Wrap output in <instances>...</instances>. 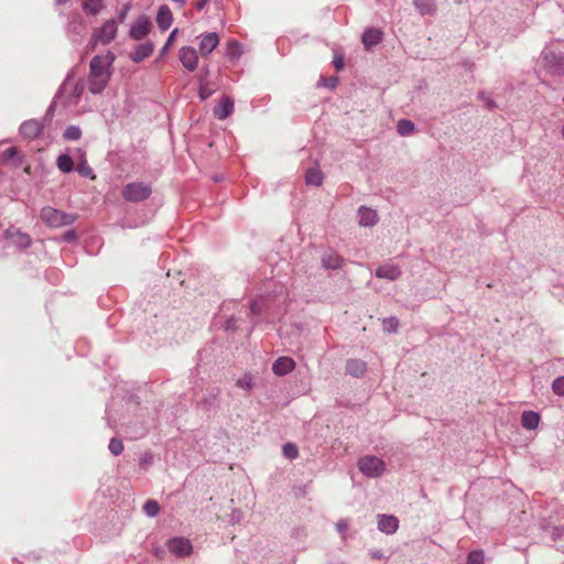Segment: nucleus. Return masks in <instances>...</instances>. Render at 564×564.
<instances>
[{
	"label": "nucleus",
	"mask_w": 564,
	"mask_h": 564,
	"mask_svg": "<svg viewBox=\"0 0 564 564\" xmlns=\"http://www.w3.org/2000/svg\"><path fill=\"white\" fill-rule=\"evenodd\" d=\"M176 34H177V29H174V30L170 33V35H169V37H167V41H166V43L164 44V46H163V48H162V51H161V54H165V53L167 52L169 47H170V46L173 44V42L175 41V36H176Z\"/></svg>",
	"instance_id": "41"
},
{
	"label": "nucleus",
	"mask_w": 564,
	"mask_h": 564,
	"mask_svg": "<svg viewBox=\"0 0 564 564\" xmlns=\"http://www.w3.org/2000/svg\"><path fill=\"white\" fill-rule=\"evenodd\" d=\"M178 58L188 72H194L198 66V53L193 46H182L178 51Z\"/></svg>",
	"instance_id": "8"
},
{
	"label": "nucleus",
	"mask_w": 564,
	"mask_h": 564,
	"mask_svg": "<svg viewBox=\"0 0 564 564\" xmlns=\"http://www.w3.org/2000/svg\"><path fill=\"white\" fill-rule=\"evenodd\" d=\"M359 470L367 477L376 478L380 477L386 470L384 462L372 455H367L358 460Z\"/></svg>",
	"instance_id": "6"
},
{
	"label": "nucleus",
	"mask_w": 564,
	"mask_h": 564,
	"mask_svg": "<svg viewBox=\"0 0 564 564\" xmlns=\"http://www.w3.org/2000/svg\"><path fill=\"white\" fill-rule=\"evenodd\" d=\"M552 390L556 395L564 397V376L553 380Z\"/></svg>",
	"instance_id": "38"
},
{
	"label": "nucleus",
	"mask_w": 564,
	"mask_h": 564,
	"mask_svg": "<svg viewBox=\"0 0 564 564\" xmlns=\"http://www.w3.org/2000/svg\"><path fill=\"white\" fill-rule=\"evenodd\" d=\"M236 386L245 391H250L254 383L252 377L249 373H246L243 377L237 379Z\"/></svg>",
	"instance_id": "31"
},
{
	"label": "nucleus",
	"mask_w": 564,
	"mask_h": 564,
	"mask_svg": "<svg viewBox=\"0 0 564 564\" xmlns=\"http://www.w3.org/2000/svg\"><path fill=\"white\" fill-rule=\"evenodd\" d=\"M40 216L47 226L54 228L72 225L77 219V215L67 214L51 206L43 207Z\"/></svg>",
	"instance_id": "4"
},
{
	"label": "nucleus",
	"mask_w": 564,
	"mask_h": 564,
	"mask_svg": "<svg viewBox=\"0 0 564 564\" xmlns=\"http://www.w3.org/2000/svg\"><path fill=\"white\" fill-rule=\"evenodd\" d=\"M249 310H250V313H251V314H254V315L260 314V312H261V306H260V304H259V301H258V300H253V301L250 303V307H249Z\"/></svg>",
	"instance_id": "44"
},
{
	"label": "nucleus",
	"mask_w": 564,
	"mask_h": 564,
	"mask_svg": "<svg viewBox=\"0 0 564 564\" xmlns=\"http://www.w3.org/2000/svg\"><path fill=\"white\" fill-rule=\"evenodd\" d=\"M116 55L108 52L105 55H95L89 63L88 89L91 94H100L108 85L112 75V65Z\"/></svg>",
	"instance_id": "1"
},
{
	"label": "nucleus",
	"mask_w": 564,
	"mask_h": 564,
	"mask_svg": "<svg viewBox=\"0 0 564 564\" xmlns=\"http://www.w3.org/2000/svg\"><path fill=\"white\" fill-rule=\"evenodd\" d=\"M399 327V321L395 317H388L382 321V328L386 333H395Z\"/></svg>",
	"instance_id": "34"
},
{
	"label": "nucleus",
	"mask_w": 564,
	"mask_h": 564,
	"mask_svg": "<svg viewBox=\"0 0 564 564\" xmlns=\"http://www.w3.org/2000/svg\"><path fill=\"white\" fill-rule=\"evenodd\" d=\"M562 135L564 138V126L562 127Z\"/></svg>",
	"instance_id": "56"
},
{
	"label": "nucleus",
	"mask_w": 564,
	"mask_h": 564,
	"mask_svg": "<svg viewBox=\"0 0 564 564\" xmlns=\"http://www.w3.org/2000/svg\"><path fill=\"white\" fill-rule=\"evenodd\" d=\"M57 167L64 172L69 173L74 169V162L73 159L67 154H62L57 158Z\"/></svg>",
	"instance_id": "30"
},
{
	"label": "nucleus",
	"mask_w": 564,
	"mask_h": 564,
	"mask_svg": "<svg viewBox=\"0 0 564 564\" xmlns=\"http://www.w3.org/2000/svg\"><path fill=\"white\" fill-rule=\"evenodd\" d=\"M367 370V364L357 358H351L346 361V371L349 376L361 378Z\"/></svg>",
	"instance_id": "17"
},
{
	"label": "nucleus",
	"mask_w": 564,
	"mask_h": 564,
	"mask_svg": "<svg viewBox=\"0 0 564 564\" xmlns=\"http://www.w3.org/2000/svg\"><path fill=\"white\" fill-rule=\"evenodd\" d=\"M485 556L482 551H473L468 554L466 564H484Z\"/></svg>",
	"instance_id": "37"
},
{
	"label": "nucleus",
	"mask_w": 564,
	"mask_h": 564,
	"mask_svg": "<svg viewBox=\"0 0 564 564\" xmlns=\"http://www.w3.org/2000/svg\"><path fill=\"white\" fill-rule=\"evenodd\" d=\"M86 29L85 21L79 15H74L67 23V33L69 35H80Z\"/></svg>",
	"instance_id": "25"
},
{
	"label": "nucleus",
	"mask_w": 564,
	"mask_h": 564,
	"mask_svg": "<svg viewBox=\"0 0 564 564\" xmlns=\"http://www.w3.org/2000/svg\"><path fill=\"white\" fill-rule=\"evenodd\" d=\"M118 33V22L115 19H109L105 21L101 26L94 29L89 45L91 50H95L99 44L108 45L110 44L117 36Z\"/></svg>",
	"instance_id": "2"
},
{
	"label": "nucleus",
	"mask_w": 564,
	"mask_h": 564,
	"mask_svg": "<svg viewBox=\"0 0 564 564\" xmlns=\"http://www.w3.org/2000/svg\"><path fill=\"white\" fill-rule=\"evenodd\" d=\"M84 91V86L80 82L74 80V73L69 72L63 82L56 98L62 99L65 97L64 106L76 104Z\"/></svg>",
	"instance_id": "3"
},
{
	"label": "nucleus",
	"mask_w": 564,
	"mask_h": 564,
	"mask_svg": "<svg viewBox=\"0 0 564 564\" xmlns=\"http://www.w3.org/2000/svg\"><path fill=\"white\" fill-rule=\"evenodd\" d=\"M541 58L543 65L550 73L561 75L564 72L562 58L556 56L553 52H543Z\"/></svg>",
	"instance_id": "10"
},
{
	"label": "nucleus",
	"mask_w": 564,
	"mask_h": 564,
	"mask_svg": "<svg viewBox=\"0 0 564 564\" xmlns=\"http://www.w3.org/2000/svg\"><path fill=\"white\" fill-rule=\"evenodd\" d=\"M234 111V100L229 97H225L214 108V116L224 120L228 118Z\"/></svg>",
	"instance_id": "18"
},
{
	"label": "nucleus",
	"mask_w": 564,
	"mask_h": 564,
	"mask_svg": "<svg viewBox=\"0 0 564 564\" xmlns=\"http://www.w3.org/2000/svg\"><path fill=\"white\" fill-rule=\"evenodd\" d=\"M401 275V270L394 264L380 265L376 270V276L389 281H395Z\"/></svg>",
	"instance_id": "19"
},
{
	"label": "nucleus",
	"mask_w": 564,
	"mask_h": 564,
	"mask_svg": "<svg viewBox=\"0 0 564 564\" xmlns=\"http://www.w3.org/2000/svg\"><path fill=\"white\" fill-rule=\"evenodd\" d=\"M371 555L375 558H381L382 557L381 551H373V552H371Z\"/></svg>",
	"instance_id": "52"
},
{
	"label": "nucleus",
	"mask_w": 564,
	"mask_h": 564,
	"mask_svg": "<svg viewBox=\"0 0 564 564\" xmlns=\"http://www.w3.org/2000/svg\"><path fill=\"white\" fill-rule=\"evenodd\" d=\"M172 22H173V15H172L171 10L169 9L167 6H161L159 8L158 15H156L158 26L162 31H165L171 26Z\"/></svg>",
	"instance_id": "21"
},
{
	"label": "nucleus",
	"mask_w": 564,
	"mask_h": 564,
	"mask_svg": "<svg viewBox=\"0 0 564 564\" xmlns=\"http://www.w3.org/2000/svg\"><path fill=\"white\" fill-rule=\"evenodd\" d=\"M152 193V187L142 182H133L127 184L122 188V197L127 202L138 203L145 200Z\"/></svg>",
	"instance_id": "5"
},
{
	"label": "nucleus",
	"mask_w": 564,
	"mask_h": 564,
	"mask_svg": "<svg viewBox=\"0 0 564 564\" xmlns=\"http://www.w3.org/2000/svg\"><path fill=\"white\" fill-rule=\"evenodd\" d=\"M282 452H283V455L290 459H294L299 456L297 447L293 443L284 444L282 447Z\"/></svg>",
	"instance_id": "36"
},
{
	"label": "nucleus",
	"mask_w": 564,
	"mask_h": 564,
	"mask_svg": "<svg viewBox=\"0 0 564 564\" xmlns=\"http://www.w3.org/2000/svg\"><path fill=\"white\" fill-rule=\"evenodd\" d=\"M206 3H207V0H198V2L195 4V8L197 10H202Z\"/></svg>",
	"instance_id": "50"
},
{
	"label": "nucleus",
	"mask_w": 564,
	"mask_h": 564,
	"mask_svg": "<svg viewBox=\"0 0 564 564\" xmlns=\"http://www.w3.org/2000/svg\"><path fill=\"white\" fill-rule=\"evenodd\" d=\"M6 237L9 239V241L19 247V248H26L31 243L30 236L21 232L18 229L10 228L6 231Z\"/></svg>",
	"instance_id": "15"
},
{
	"label": "nucleus",
	"mask_w": 564,
	"mask_h": 564,
	"mask_svg": "<svg viewBox=\"0 0 564 564\" xmlns=\"http://www.w3.org/2000/svg\"><path fill=\"white\" fill-rule=\"evenodd\" d=\"M295 368V361L290 357H279L272 365V371L276 376L290 373Z\"/></svg>",
	"instance_id": "16"
},
{
	"label": "nucleus",
	"mask_w": 564,
	"mask_h": 564,
	"mask_svg": "<svg viewBox=\"0 0 564 564\" xmlns=\"http://www.w3.org/2000/svg\"><path fill=\"white\" fill-rule=\"evenodd\" d=\"M151 22L148 17L140 15L131 25L129 35L135 41L143 40L151 31Z\"/></svg>",
	"instance_id": "9"
},
{
	"label": "nucleus",
	"mask_w": 564,
	"mask_h": 564,
	"mask_svg": "<svg viewBox=\"0 0 564 564\" xmlns=\"http://www.w3.org/2000/svg\"><path fill=\"white\" fill-rule=\"evenodd\" d=\"M487 104H488V106H489L490 108L495 107V104H494L491 100H488V102H487Z\"/></svg>",
	"instance_id": "55"
},
{
	"label": "nucleus",
	"mask_w": 564,
	"mask_h": 564,
	"mask_svg": "<svg viewBox=\"0 0 564 564\" xmlns=\"http://www.w3.org/2000/svg\"><path fill=\"white\" fill-rule=\"evenodd\" d=\"M108 448L112 455L118 456L123 452V443L119 438H111Z\"/></svg>",
	"instance_id": "35"
},
{
	"label": "nucleus",
	"mask_w": 564,
	"mask_h": 564,
	"mask_svg": "<svg viewBox=\"0 0 564 564\" xmlns=\"http://www.w3.org/2000/svg\"><path fill=\"white\" fill-rule=\"evenodd\" d=\"M104 3L101 0H86L83 3V9L91 15H95L101 11Z\"/></svg>",
	"instance_id": "29"
},
{
	"label": "nucleus",
	"mask_w": 564,
	"mask_h": 564,
	"mask_svg": "<svg viewBox=\"0 0 564 564\" xmlns=\"http://www.w3.org/2000/svg\"><path fill=\"white\" fill-rule=\"evenodd\" d=\"M43 131V124L34 119L26 120L20 126V133L26 139H35Z\"/></svg>",
	"instance_id": "12"
},
{
	"label": "nucleus",
	"mask_w": 564,
	"mask_h": 564,
	"mask_svg": "<svg viewBox=\"0 0 564 564\" xmlns=\"http://www.w3.org/2000/svg\"><path fill=\"white\" fill-rule=\"evenodd\" d=\"M323 180L324 175L318 166L310 167L305 173V183L307 185L319 186Z\"/></svg>",
	"instance_id": "26"
},
{
	"label": "nucleus",
	"mask_w": 564,
	"mask_h": 564,
	"mask_svg": "<svg viewBox=\"0 0 564 564\" xmlns=\"http://www.w3.org/2000/svg\"><path fill=\"white\" fill-rule=\"evenodd\" d=\"M413 4L421 15H433L437 9L435 0H413Z\"/></svg>",
	"instance_id": "24"
},
{
	"label": "nucleus",
	"mask_w": 564,
	"mask_h": 564,
	"mask_svg": "<svg viewBox=\"0 0 564 564\" xmlns=\"http://www.w3.org/2000/svg\"><path fill=\"white\" fill-rule=\"evenodd\" d=\"M18 151L15 148H9L7 150H4L1 154L2 159L3 160H11L12 158H14L17 155Z\"/></svg>",
	"instance_id": "43"
},
{
	"label": "nucleus",
	"mask_w": 564,
	"mask_h": 564,
	"mask_svg": "<svg viewBox=\"0 0 564 564\" xmlns=\"http://www.w3.org/2000/svg\"><path fill=\"white\" fill-rule=\"evenodd\" d=\"M333 63H334V65H335L336 69H337V70H340V69H343V67H344V57H343V56H340V55H336V56L334 57Z\"/></svg>",
	"instance_id": "46"
},
{
	"label": "nucleus",
	"mask_w": 564,
	"mask_h": 564,
	"mask_svg": "<svg viewBox=\"0 0 564 564\" xmlns=\"http://www.w3.org/2000/svg\"><path fill=\"white\" fill-rule=\"evenodd\" d=\"M336 529L339 533H341V538L343 540H346V530L348 529V522L347 520L345 519H340L337 523H336Z\"/></svg>",
	"instance_id": "42"
},
{
	"label": "nucleus",
	"mask_w": 564,
	"mask_h": 564,
	"mask_svg": "<svg viewBox=\"0 0 564 564\" xmlns=\"http://www.w3.org/2000/svg\"><path fill=\"white\" fill-rule=\"evenodd\" d=\"M541 417L535 411H524L521 415V425L527 430H536Z\"/></svg>",
	"instance_id": "23"
},
{
	"label": "nucleus",
	"mask_w": 564,
	"mask_h": 564,
	"mask_svg": "<svg viewBox=\"0 0 564 564\" xmlns=\"http://www.w3.org/2000/svg\"><path fill=\"white\" fill-rule=\"evenodd\" d=\"M82 137V130L77 126H69L64 131V138L69 141H76Z\"/></svg>",
	"instance_id": "32"
},
{
	"label": "nucleus",
	"mask_w": 564,
	"mask_h": 564,
	"mask_svg": "<svg viewBox=\"0 0 564 564\" xmlns=\"http://www.w3.org/2000/svg\"><path fill=\"white\" fill-rule=\"evenodd\" d=\"M68 0H56V4L57 6H62L64 3H66Z\"/></svg>",
	"instance_id": "54"
},
{
	"label": "nucleus",
	"mask_w": 564,
	"mask_h": 564,
	"mask_svg": "<svg viewBox=\"0 0 564 564\" xmlns=\"http://www.w3.org/2000/svg\"><path fill=\"white\" fill-rule=\"evenodd\" d=\"M75 237H76V235L74 231H68V232L64 234V240H66V241H72Z\"/></svg>",
	"instance_id": "49"
},
{
	"label": "nucleus",
	"mask_w": 564,
	"mask_h": 564,
	"mask_svg": "<svg viewBox=\"0 0 564 564\" xmlns=\"http://www.w3.org/2000/svg\"><path fill=\"white\" fill-rule=\"evenodd\" d=\"M143 511L148 517H155L160 512V506L155 500H148L143 506Z\"/></svg>",
	"instance_id": "33"
},
{
	"label": "nucleus",
	"mask_w": 564,
	"mask_h": 564,
	"mask_svg": "<svg viewBox=\"0 0 564 564\" xmlns=\"http://www.w3.org/2000/svg\"><path fill=\"white\" fill-rule=\"evenodd\" d=\"M219 44V36L216 32H210L202 36L198 44L199 53L203 56L209 55Z\"/></svg>",
	"instance_id": "11"
},
{
	"label": "nucleus",
	"mask_w": 564,
	"mask_h": 564,
	"mask_svg": "<svg viewBox=\"0 0 564 564\" xmlns=\"http://www.w3.org/2000/svg\"><path fill=\"white\" fill-rule=\"evenodd\" d=\"M377 525L379 531L386 534H393L399 528V520L394 516L379 514Z\"/></svg>",
	"instance_id": "13"
},
{
	"label": "nucleus",
	"mask_w": 564,
	"mask_h": 564,
	"mask_svg": "<svg viewBox=\"0 0 564 564\" xmlns=\"http://www.w3.org/2000/svg\"><path fill=\"white\" fill-rule=\"evenodd\" d=\"M415 130L414 123L409 119H400L397 122V132L402 137L411 135Z\"/></svg>",
	"instance_id": "28"
},
{
	"label": "nucleus",
	"mask_w": 564,
	"mask_h": 564,
	"mask_svg": "<svg viewBox=\"0 0 564 564\" xmlns=\"http://www.w3.org/2000/svg\"><path fill=\"white\" fill-rule=\"evenodd\" d=\"M170 553L177 557H187L193 552L192 542L184 536L172 538L166 542Z\"/></svg>",
	"instance_id": "7"
},
{
	"label": "nucleus",
	"mask_w": 564,
	"mask_h": 564,
	"mask_svg": "<svg viewBox=\"0 0 564 564\" xmlns=\"http://www.w3.org/2000/svg\"><path fill=\"white\" fill-rule=\"evenodd\" d=\"M336 83H337V78H332L329 82V87H335Z\"/></svg>",
	"instance_id": "53"
},
{
	"label": "nucleus",
	"mask_w": 564,
	"mask_h": 564,
	"mask_svg": "<svg viewBox=\"0 0 564 564\" xmlns=\"http://www.w3.org/2000/svg\"><path fill=\"white\" fill-rule=\"evenodd\" d=\"M77 170L82 176L95 178L93 169L88 166L86 163L80 164Z\"/></svg>",
	"instance_id": "40"
},
{
	"label": "nucleus",
	"mask_w": 564,
	"mask_h": 564,
	"mask_svg": "<svg viewBox=\"0 0 564 564\" xmlns=\"http://www.w3.org/2000/svg\"><path fill=\"white\" fill-rule=\"evenodd\" d=\"M343 258L336 252H329L322 258V264L326 269L337 270L343 265Z\"/></svg>",
	"instance_id": "27"
},
{
	"label": "nucleus",
	"mask_w": 564,
	"mask_h": 564,
	"mask_svg": "<svg viewBox=\"0 0 564 564\" xmlns=\"http://www.w3.org/2000/svg\"><path fill=\"white\" fill-rule=\"evenodd\" d=\"M214 94V90L208 87L206 83H200L199 89H198V96L202 100L207 99Z\"/></svg>",
	"instance_id": "39"
},
{
	"label": "nucleus",
	"mask_w": 564,
	"mask_h": 564,
	"mask_svg": "<svg viewBox=\"0 0 564 564\" xmlns=\"http://www.w3.org/2000/svg\"><path fill=\"white\" fill-rule=\"evenodd\" d=\"M152 463H153V457L151 454H145L140 458V465H142L144 467L152 465Z\"/></svg>",
	"instance_id": "45"
},
{
	"label": "nucleus",
	"mask_w": 564,
	"mask_h": 564,
	"mask_svg": "<svg viewBox=\"0 0 564 564\" xmlns=\"http://www.w3.org/2000/svg\"><path fill=\"white\" fill-rule=\"evenodd\" d=\"M564 532V528H553V531H552V538L553 539H556L558 536H561Z\"/></svg>",
	"instance_id": "48"
},
{
	"label": "nucleus",
	"mask_w": 564,
	"mask_h": 564,
	"mask_svg": "<svg viewBox=\"0 0 564 564\" xmlns=\"http://www.w3.org/2000/svg\"><path fill=\"white\" fill-rule=\"evenodd\" d=\"M378 214L375 209L360 206L358 208V224L364 227H373L378 223Z\"/></svg>",
	"instance_id": "14"
},
{
	"label": "nucleus",
	"mask_w": 564,
	"mask_h": 564,
	"mask_svg": "<svg viewBox=\"0 0 564 564\" xmlns=\"http://www.w3.org/2000/svg\"><path fill=\"white\" fill-rule=\"evenodd\" d=\"M154 51V45L152 42L148 41L145 43L139 44L134 52L130 55V58L135 62L140 63L144 58L149 57Z\"/></svg>",
	"instance_id": "20"
},
{
	"label": "nucleus",
	"mask_w": 564,
	"mask_h": 564,
	"mask_svg": "<svg viewBox=\"0 0 564 564\" xmlns=\"http://www.w3.org/2000/svg\"><path fill=\"white\" fill-rule=\"evenodd\" d=\"M382 40V32L378 29H367L362 34V43L367 50L379 44Z\"/></svg>",
	"instance_id": "22"
},
{
	"label": "nucleus",
	"mask_w": 564,
	"mask_h": 564,
	"mask_svg": "<svg viewBox=\"0 0 564 564\" xmlns=\"http://www.w3.org/2000/svg\"><path fill=\"white\" fill-rule=\"evenodd\" d=\"M235 327V319L230 318L226 323V329H232Z\"/></svg>",
	"instance_id": "51"
},
{
	"label": "nucleus",
	"mask_w": 564,
	"mask_h": 564,
	"mask_svg": "<svg viewBox=\"0 0 564 564\" xmlns=\"http://www.w3.org/2000/svg\"><path fill=\"white\" fill-rule=\"evenodd\" d=\"M127 12H128V8L122 9V10H120V11H119V13H118V21H117V22H118V24H119L120 22H123V21L126 20Z\"/></svg>",
	"instance_id": "47"
}]
</instances>
